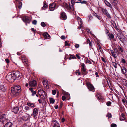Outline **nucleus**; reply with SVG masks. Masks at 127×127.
<instances>
[{
	"label": "nucleus",
	"mask_w": 127,
	"mask_h": 127,
	"mask_svg": "<svg viewBox=\"0 0 127 127\" xmlns=\"http://www.w3.org/2000/svg\"><path fill=\"white\" fill-rule=\"evenodd\" d=\"M11 95L13 97L18 95L21 91V87L19 85L14 86L11 88Z\"/></svg>",
	"instance_id": "f257e3e1"
},
{
	"label": "nucleus",
	"mask_w": 127,
	"mask_h": 127,
	"mask_svg": "<svg viewBox=\"0 0 127 127\" xmlns=\"http://www.w3.org/2000/svg\"><path fill=\"white\" fill-rule=\"evenodd\" d=\"M14 75L13 78L16 80H18L21 79L22 77L21 73L19 71H17L13 73Z\"/></svg>",
	"instance_id": "f03ea898"
},
{
	"label": "nucleus",
	"mask_w": 127,
	"mask_h": 127,
	"mask_svg": "<svg viewBox=\"0 0 127 127\" xmlns=\"http://www.w3.org/2000/svg\"><path fill=\"white\" fill-rule=\"evenodd\" d=\"M6 78L8 81L11 82H13L15 80V79L13 78L14 75L13 73H9L7 75Z\"/></svg>",
	"instance_id": "7ed1b4c3"
},
{
	"label": "nucleus",
	"mask_w": 127,
	"mask_h": 127,
	"mask_svg": "<svg viewBox=\"0 0 127 127\" xmlns=\"http://www.w3.org/2000/svg\"><path fill=\"white\" fill-rule=\"evenodd\" d=\"M5 114L0 113V122L4 124L8 121L7 119L5 118Z\"/></svg>",
	"instance_id": "20e7f679"
},
{
	"label": "nucleus",
	"mask_w": 127,
	"mask_h": 127,
	"mask_svg": "<svg viewBox=\"0 0 127 127\" xmlns=\"http://www.w3.org/2000/svg\"><path fill=\"white\" fill-rule=\"evenodd\" d=\"M86 85L90 91L93 92H94L95 90V88L93 85L90 82L86 83Z\"/></svg>",
	"instance_id": "39448f33"
},
{
	"label": "nucleus",
	"mask_w": 127,
	"mask_h": 127,
	"mask_svg": "<svg viewBox=\"0 0 127 127\" xmlns=\"http://www.w3.org/2000/svg\"><path fill=\"white\" fill-rule=\"evenodd\" d=\"M117 37L121 41L122 43H124L125 41H126L127 40V38L124 36L122 34H119L117 35Z\"/></svg>",
	"instance_id": "423d86ee"
},
{
	"label": "nucleus",
	"mask_w": 127,
	"mask_h": 127,
	"mask_svg": "<svg viewBox=\"0 0 127 127\" xmlns=\"http://www.w3.org/2000/svg\"><path fill=\"white\" fill-rule=\"evenodd\" d=\"M21 59L22 60V62L26 66H27L28 65V59L26 58V56L25 55H22L21 56Z\"/></svg>",
	"instance_id": "0eeeda50"
},
{
	"label": "nucleus",
	"mask_w": 127,
	"mask_h": 127,
	"mask_svg": "<svg viewBox=\"0 0 127 127\" xmlns=\"http://www.w3.org/2000/svg\"><path fill=\"white\" fill-rule=\"evenodd\" d=\"M81 71L83 75H85L87 73V72L86 70V68L85 67V64L83 63L81 65Z\"/></svg>",
	"instance_id": "6e6552de"
},
{
	"label": "nucleus",
	"mask_w": 127,
	"mask_h": 127,
	"mask_svg": "<svg viewBox=\"0 0 127 127\" xmlns=\"http://www.w3.org/2000/svg\"><path fill=\"white\" fill-rule=\"evenodd\" d=\"M96 97L97 99L100 101H102L104 100V97L100 93H97L96 95Z\"/></svg>",
	"instance_id": "1a4fd4ad"
},
{
	"label": "nucleus",
	"mask_w": 127,
	"mask_h": 127,
	"mask_svg": "<svg viewBox=\"0 0 127 127\" xmlns=\"http://www.w3.org/2000/svg\"><path fill=\"white\" fill-rule=\"evenodd\" d=\"M56 4L55 3L53 2L50 4L49 7V8L51 11H53L55 9Z\"/></svg>",
	"instance_id": "9d476101"
},
{
	"label": "nucleus",
	"mask_w": 127,
	"mask_h": 127,
	"mask_svg": "<svg viewBox=\"0 0 127 127\" xmlns=\"http://www.w3.org/2000/svg\"><path fill=\"white\" fill-rule=\"evenodd\" d=\"M23 21L26 23H29L30 22V18L28 16L24 17L23 18Z\"/></svg>",
	"instance_id": "9b49d317"
},
{
	"label": "nucleus",
	"mask_w": 127,
	"mask_h": 127,
	"mask_svg": "<svg viewBox=\"0 0 127 127\" xmlns=\"http://www.w3.org/2000/svg\"><path fill=\"white\" fill-rule=\"evenodd\" d=\"M121 72L125 76L127 75V70L126 68L124 66H122L121 67Z\"/></svg>",
	"instance_id": "f8f14e48"
},
{
	"label": "nucleus",
	"mask_w": 127,
	"mask_h": 127,
	"mask_svg": "<svg viewBox=\"0 0 127 127\" xmlns=\"http://www.w3.org/2000/svg\"><path fill=\"white\" fill-rule=\"evenodd\" d=\"M36 85V82L34 80L31 81L29 84V86L31 87H35Z\"/></svg>",
	"instance_id": "ddd939ff"
},
{
	"label": "nucleus",
	"mask_w": 127,
	"mask_h": 127,
	"mask_svg": "<svg viewBox=\"0 0 127 127\" xmlns=\"http://www.w3.org/2000/svg\"><path fill=\"white\" fill-rule=\"evenodd\" d=\"M77 19L79 25V27H78V28L80 29L82 27V20L80 17H77Z\"/></svg>",
	"instance_id": "4468645a"
},
{
	"label": "nucleus",
	"mask_w": 127,
	"mask_h": 127,
	"mask_svg": "<svg viewBox=\"0 0 127 127\" xmlns=\"http://www.w3.org/2000/svg\"><path fill=\"white\" fill-rule=\"evenodd\" d=\"M32 115L33 117L35 118L38 114V111L36 108H34L33 110Z\"/></svg>",
	"instance_id": "2eb2a0df"
},
{
	"label": "nucleus",
	"mask_w": 127,
	"mask_h": 127,
	"mask_svg": "<svg viewBox=\"0 0 127 127\" xmlns=\"http://www.w3.org/2000/svg\"><path fill=\"white\" fill-rule=\"evenodd\" d=\"M61 18L62 19L65 20L66 19V16L64 12H62L61 14Z\"/></svg>",
	"instance_id": "dca6fc26"
},
{
	"label": "nucleus",
	"mask_w": 127,
	"mask_h": 127,
	"mask_svg": "<svg viewBox=\"0 0 127 127\" xmlns=\"http://www.w3.org/2000/svg\"><path fill=\"white\" fill-rule=\"evenodd\" d=\"M43 35L45 39H48L50 37V35L46 32L44 33Z\"/></svg>",
	"instance_id": "f3484780"
},
{
	"label": "nucleus",
	"mask_w": 127,
	"mask_h": 127,
	"mask_svg": "<svg viewBox=\"0 0 127 127\" xmlns=\"http://www.w3.org/2000/svg\"><path fill=\"white\" fill-rule=\"evenodd\" d=\"M18 107H14L12 110V111L16 114L18 112Z\"/></svg>",
	"instance_id": "a211bd4d"
},
{
	"label": "nucleus",
	"mask_w": 127,
	"mask_h": 127,
	"mask_svg": "<svg viewBox=\"0 0 127 127\" xmlns=\"http://www.w3.org/2000/svg\"><path fill=\"white\" fill-rule=\"evenodd\" d=\"M109 38L110 40H113L114 41H116V40L114 38V36L112 33H111L109 35Z\"/></svg>",
	"instance_id": "6ab92c4d"
},
{
	"label": "nucleus",
	"mask_w": 127,
	"mask_h": 127,
	"mask_svg": "<svg viewBox=\"0 0 127 127\" xmlns=\"http://www.w3.org/2000/svg\"><path fill=\"white\" fill-rule=\"evenodd\" d=\"M0 90L4 92L6 90L5 85H0Z\"/></svg>",
	"instance_id": "aec40b11"
},
{
	"label": "nucleus",
	"mask_w": 127,
	"mask_h": 127,
	"mask_svg": "<svg viewBox=\"0 0 127 127\" xmlns=\"http://www.w3.org/2000/svg\"><path fill=\"white\" fill-rule=\"evenodd\" d=\"M12 125V124L10 122H7L5 125L4 127H11Z\"/></svg>",
	"instance_id": "412c9836"
},
{
	"label": "nucleus",
	"mask_w": 127,
	"mask_h": 127,
	"mask_svg": "<svg viewBox=\"0 0 127 127\" xmlns=\"http://www.w3.org/2000/svg\"><path fill=\"white\" fill-rule=\"evenodd\" d=\"M33 88H30L29 89V90L31 91V92L32 93V96H34L36 93V92L35 91H33Z\"/></svg>",
	"instance_id": "4be33fe9"
},
{
	"label": "nucleus",
	"mask_w": 127,
	"mask_h": 127,
	"mask_svg": "<svg viewBox=\"0 0 127 127\" xmlns=\"http://www.w3.org/2000/svg\"><path fill=\"white\" fill-rule=\"evenodd\" d=\"M104 0L105 3L106 5L112 8V6L111 4L106 0Z\"/></svg>",
	"instance_id": "5701e85b"
},
{
	"label": "nucleus",
	"mask_w": 127,
	"mask_h": 127,
	"mask_svg": "<svg viewBox=\"0 0 127 127\" xmlns=\"http://www.w3.org/2000/svg\"><path fill=\"white\" fill-rule=\"evenodd\" d=\"M54 123H53V127H60L59 125V124L56 121H54Z\"/></svg>",
	"instance_id": "b1692460"
},
{
	"label": "nucleus",
	"mask_w": 127,
	"mask_h": 127,
	"mask_svg": "<svg viewBox=\"0 0 127 127\" xmlns=\"http://www.w3.org/2000/svg\"><path fill=\"white\" fill-rule=\"evenodd\" d=\"M67 98V100H69L70 98L69 94L67 93H65L64 94V95Z\"/></svg>",
	"instance_id": "393cba45"
},
{
	"label": "nucleus",
	"mask_w": 127,
	"mask_h": 127,
	"mask_svg": "<svg viewBox=\"0 0 127 127\" xmlns=\"http://www.w3.org/2000/svg\"><path fill=\"white\" fill-rule=\"evenodd\" d=\"M125 119V116L123 113L121 114V116L120 117V119L121 121L124 120Z\"/></svg>",
	"instance_id": "a878e982"
},
{
	"label": "nucleus",
	"mask_w": 127,
	"mask_h": 127,
	"mask_svg": "<svg viewBox=\"0 0 127 127\" xmlns=\"http://www.w3.org/2000/svg\"><path fill=\"white\" fill-rule=\"evenodd\" d=\"M67 9V10H73L74 9L73 6V4H72V5H70V4H69V6H68Z\"/></svg>",
	"instance_id": "bb28decb"
},
{
	"label": "nucleus",
	"mask_w": 127,
	"mask_h": 127,
	"mask_svg": "<svg viewBox=\"0 0 127 127\" xmlns=\"http://www.w3.org/2000/svg\"><path fill=\"white\" fill-rule=\"evenodd\" d=\"M27 105L32 108H34L35 107V106L34 104L32 103L28 102L27 104Z\"/></svg>",
	"instance_id": "cd10ccee"
},
{
	"label": "nucleus",
	"mask_w": 127,
	"mask_h": 127,
	"mask_svg": "<svg viewBox=\"0 0 127 127\" xmlns=\"http://www.w3.org/2000/svg\"><path fill=\"white\" fill-rule=\"evenodd\" d=\"M43 3L44 5L42 7V10H45L47 8L48 6L46 4L45 2H44Z\"/></svg>",
	"instance_id": "c85d7f7f"
},
{
	"label": "nucleus",
	"mask_w": 127,
	"mask_h": 127,
	"mask_svg": "<svg viewBox=\"0 0 127 127\" xmlns=\"http://www.w3.org/2000/svg\"><path fill=\"white\" fill-rule=\"evenodd\" d=\"M118 49L119 51L121 52L122 53H123L124 52V49L123 48H122L120 47L119 46H118Z\"/></svg>",
	"instance_id": "c756f323"
},
{
	"label": "nucleus",
	"mask_w": 127,
	"mask_h": 127,
	"mask_svg": "<svg viewBox=\"0 0 127 127\" xmlns=\"http://www.w3.org/2000/svg\"><path fill=\"white\" fill-rule=\"evenodd\" d=\"M28 116H23V118H24V119L25 121H27L29 119H30V118L29 116V115H28Z\"/></svg>",
	"instance_id": "7c9ffc66"
},
{
	"label": "nucleus",
	"mask_w": 127,
	"mask_h": 127,
	"mask_svg": "<svg viewBox=\"0 0 127 127\" xmlns=\"http://www.w3.org/2000/svg\"><path fill=\"white\" fill-rule=\"evenodd\" d=\"M70 57L69 59V60H70L71 59H76V57L74 55H71V54L69 55Z\"/></svg>",
	"instance_id": "2f4dec72"
},
{
	"label": "nucleus",
	"mask_w": 127,
	"mask_h": 127,
	"mask_svg": "<svg viewBox=\"0 0 127 127\" xmlns=\"http://www.w3.org/2000/svg\"><path fill=\"white\" fill-rule=\"evenodd\" d=\"M50 103H54L55 102V100L53 98H50Z\"/></svg>",
	"instance_id": "473e14b6"
},
{
	"label": "nucleus",
	"mask_w": 127,
	"mask_h": 127,
	"mask_svg": "<svg viewBox=\"0 0 127 127\" xmlns=\"http://www.w3.org/2000/svg\"><path fill=\"white\" fill-rule=\"evenodd\" d=\"M22 6V3L20 2H19L18 3V7L19 9H21Z\"/></svg>",
	"instance_id": "72a5a7b5"
},
{
	"label": "nucleus",
	"mask_w": 127,
	"mask_h": 127,
	"mask_svg": "<svg viewBox=\"0 0 127 127\" xmlns=\"http://www.w3.org/2000/svg\"><path fill=\"white\" fill-rule=\"evenodd\" d=\"M71 0V3L72 4H73V3H74V4L75 3H79V2L77 1V0Z\"/></svg>",
	"instance_id": "f704fd0d"
},
{
	"label": "nucleus",
	"mask_w": 127,
	"mask_h": 127,
	"mask_svg": "<svg viewBox=\"0 0 127 127\" xmlns=\"http://www.w3.org/2000/svg\"><path fill=\"white\" fill-rule=\"evenodd\" d=\"M45 95V92L43 90L41 89L40 96H44Z\"/></svg>",
	"instance_id": "c9c22d12"
},
{
	"label": "nucleus",
	"mask_w": 127,
	"mask_h": 127,
	"mask_svg": "<svg viewBox=\"0 0 127 127\" xmlns=\"http://www.w3.org/2000/svg\"><path fill=\"white\" fill-rule=\"evenodd\" d=\"M102 11L104 14H105L107 12V10L105 9L102 8Z\"/></svg>",
	"instance_id": "e433bc0d"
},
{
	"label": "nucleus",
	"mask_w": 127,
	"mask_h": 127,
	"mask_svg": "<svg viewBox=\"0 0 127 127\" xmlns=\"http://www.w3.org/2000/svg\"><path fill=\"white\" fill-rule=\"evenodd\" d=\"M111 104L112 103L110 101H108L106 102V104L107 105L109 106H111Z\"/></svg>",
	"instance_id": "4c0bfd02"
},
{
	"label": "nucleus",
	"mask_w": 127,
	"mask_h": 127,
	"mask_svg": "<svg viewBox=\"0 0 127 127\" xmlns=\"http://www.w3.org/2000/svg\"><path fill=\"white\" fill-rule=\"evenodd\" d=\"M111 51L112 55L113 56L114 58H116V57L115 55V54L113 51L112 50H111Z\"/></svg>",
	"instance_id": "58836bf2"
},
{
	"label": "nucleus",
	"mask_w": 127,
	"mask_h": 127,
	"mask_svg": "<svg viewBox=\"0 0 127 127\" xmlns=\"http://www.w3.org/2000/svg\"><path fill=\"white\" fill-rule=\"evenodd\" d=\"M41 26L42 27H45L46 26V25L45 23L43 22H41Z\"/></svg>",
	"instance_id": "ea45409f"
},
{
	"label": "nucleus",
	"mask_w": 127,
	"mask_h": 127,
	"mask_svg": "<svg viewBox=\"0 0 127 127\" xmlns=\"http://www.w3.org/2000/svg\"><path fill=\"white\" fill-rule=\"evenodd\" d=\"M42 83L44 85L45 83H47V82L46 80H45V79L44 78H43L42 79Z\"/></svg>",
	"instance_id": "a19ab883"
},
{
	"label": "nucleus",
	"mask_w": 127,
	"mask_h": 127,
	"mask_svg": "<svg viewBox=\"0 0 127 127\" xmlns=\"http://www.w3.org/2000/svg\"><path fill=\"white\" fill-rule=\"evenodd\" d=\"M112 63L113 64V66H114V67L116 68H117V64L116 63H115L114 62H112Z\"/></svg>",
	"instance_id": "79ce46f5"
},
{
	"label": "nucleus",
	"mask_w": 127,
	"mask_h": 127,
	"mask_svg": "<svg viewBox=\"0 0 127 127\" xmlns=\"http://www.w3.org/2000/svg\"><path fill=\"white\" fill-rule=\"evenodd\" d=\"M93 15L95 16V17H96L97 18H98V19L99 20L100 18L99 16L96 13H95L94 14H93Z\"/></svg>",
	"instance_id": "37998d69"
},
{
	"label": "nucleus",
	"mask_w": 127,
	"mask_h": 127,
	"mask_svg": "<svg viewBox=\"0 0 127 127\" xmlns=\"http://www.w3.org/2000/svg\"><path fill=\"white\" fill-rule=\"evenodd\" d=\"M111 3L112 5L114 6H116L117 5V3L116 2L113 1V2H112Z\"/></svg>",
	"instance_id": "c03bdc74"
},
{
	"label": "nucleus",
	"mask_w": 127,
	"mask_h": 127,
	"mask_svg": "<svg viewBox=\"0 0 127 127\" xmlns=\"http://www.w3.org/2000/svg\"><path fill=\"white\" fill-rule=\"evenodd\" d=\"M107 117H108L109 119L111 118H112V115L111 113H108Z\"/></svg>",
	"instance_id": "a18cd8bd"
},
{
	"label": "nucleus",
	"mask_w": 127,
	"mask_h": 127,
	"mask_svg": "<svg viewBox=\"0 0 127 127\" xmlns=\"http://www.w3.org/2000/svg\"><path fill=\"white\" fill-rule=\"evenodd\" d=\"M37 23V21L35 20H33L32 22V24L34 25H36Z\"/></svg>",
	"instance_id": "49530a36"
},
{
	"label": "nucleus",
	"mask_w": 127,
	"mask_h": 127,
	"mask_svg": "<svg viewBox=\"0 0 127 127\" xmlns=\"http://www.w3.org/2000/svg\"><path fill=\"white\" fill-rule=\"evenodd\" d=\"M56 93V91L55 90H53L52 91V94L53 95H55Z\"/></svg>",
	"instance_id": "de8ad7c7"
},
{
	"label": "nucleus",
	"mask_w": 127,
	"mask_h": 127,
	"mask_svg": "<svg viewBox=\"0 0 127 127\" xmlns=\"http://www.w3.org/2000/svg\"><path fill=\"white\" fill-rule=\"evenodd\" d=\"M75 47L76 48H77L79 47V45L77 44H75L74 45Z\"/></svg>",
	"instance_id": "09e8293b"
},
{
	"label": "nucleus",
	"mask_w": 127,
	"mask_h": 127,
	"mask_svg": "<svg viewBox=\"0 0 127 127\" xmlns=\"http://www.w3.org/2000/svg\"><path fill=\"white\" fill-rule=\"evenodd\" d=\"M79 1H80L79 2L81 3H82L86 4L87 3V2L85 0L82 1L81 0H80Z\"/></svg>",
	"instance_id": "8fccbe9b"
},
{
	"label": "nucleus",
	"mask_w": 127,
	"mask_h": 127,
	"mask_svg": "<svg viewBox=\"0 0 127 127\" xmlns=\"http://www.w3.org/2000/svg\"><path fill=\"white\" fill-rule=\"evenodd\" d=\"M86 31L92 34H92V33L91 32L90 30H89L88 28H86Z\"/></svg>",
	"instance_id": "3c124183"
},
{
	"label": "nucleus",
	"mask_w": 127,
	"mask_h": 127,
	"mask_svg": "<svg viewBox=\"0 0 127 127\" xmlns=\"http://www.w3.org/2000/svg\"><path fill=\"white\" fill-rule=\"evenodd\" d=\"M86 63H88L89 64H92L91 62L89 60H88V59H87Z\"/></svg>",
	"instance_id": "603ef678"
},
{
	"label": "nucleus",
	"mask_w": 127,
	"mask_h": 127,
	"mask_svg": "<svg viewBox=\"0 0 127 127\" xmlns=\"http://www.w3.org/2000/svg\"><path fill=\"white\" fill-rule=\"evenodd\" d=\"M105 14L109 18H111L110 15L108 12H107Z\"/></svg>",
	"instance_id": "864d4df0"
},
{
	"label": "nucleus",
	"mask_w": 127,
	"mask_h": 127,
	"mask_svg": "<svg viewBox=\"0 0 127 127\" xmlns=\"http://www.w3.org/2000/svg\"><path fill=\"white\" fill-rule=\"evenodd\" d=\"M117 126L116 124H112L111 125V127H115Z\"/></svg>",
	"instance_id": "5fc2aeb1"
},
{
	"label": "nucleus",
	"mask_w": 127,
	"mask_h": 127,
	"mask_svg": "<svg viewBox=\"0 0 127 127\" xmlns=\"http://www.w3.org/2000/svg\"><path fill=\"white\" fill-rule=\"evenodd\" d=\"M25 109L26 110H28L30 109V108L29 107L26 106L25 107Z\"/></svg>",
	"instance_id": "6e6d98bb"
},
{
	"label": "nucleus",
	"mask_w": 127,
	"mask_h": 127,
	"mask_svg": "<svg viewBox=\"0 0 127 127\" xmlns=\"http://www.w3.org/2000/svg\"><path fill=\"white\" fill-rule=\"evenodd\" d=\"M5 61L7 63V65H8L10 62L9 60L7 59H5Z\"/></svg>",
	"instance_id": "4d7b16f0"
},
{
	"label": "nucleus",
	"mask_w": 127,
	"mask_h": 127,
	"mask_svg": "<svg viewBox=\"0 0 127 127\" xmlns=\"http://www.w3.org/2000/svg\"><path fill=\"white\" fill-rule=\"evenodd\" d=\"M121 63L123 64L125 63H126L125 60L124 59H122L121 60Z\"/></svg>",
	"instance_id": "13d9d810"
},
{
	"label": "nucleus",
	"mask_w": 127,
	"mask_h": 127,
	"mask_svg": "<svg viewBox=\"0 0 127 127\" xmlns=\"http://www.w3.org/2000/svg\"><path fill=\"white\" fill-rule=\"evenodd\" d=\"M66 98L65 97V96L64 95L62 97V99L63 101H64L65 100Z\"/></svg>",
	"instance_id": "bf43d9fd"
},
{
	"label": "nucleus",
	"mask_w": 127,
	"mask_h": 127,
	"mask_svg": "<svg viewBox=\"0 0 127 127\" xmlns=\"http://www.w3.org/2000/svg\"><path fill=\"white\" fill-rule=\"evenodd\" d=\"M124 85L125 86L127 87V81L125 80L124 82Z\"/></svg>",
	"instance_id": "052dcab7"
},
{
	"label": "nucleus",
	"mask_w": 127,
	"mask_h": 127,
	"mask_svg": "<svg viewBox=\"0 0 127 127\" xmlns=\"http://www.w3.org/2000/svg\"><path fill=\"white\" fill-rule=\"evenodd\" d=\"M69 5H68L66 3L64 5L65 7L67 9L68 8Z\"/></svg>",
	"instance_id": "680f3d73"
},
{
	"label": "nucleus",
	"mask_w": 127,
	"mask_h": 127,
	"mask_svg": "<svg viewBox=\"0 0 127 127\" xmlns=\"http://www.w3.org/2000/svg\"><path fill=\"white\" fill-rule=\"evenodd\" d=\"M61 38L62 39H65V37L64 35H62L61 36Z\"/></svg>",
	"instance_id": "e2e57ef3"
},
{
	"label": "nucleus",
	"mask_w": 127,
	"mask_h": 127,
	"mask_svg": "<svg viewBox=\"0 0 127 127\" xmlns=\"http://www.w3.org/2000/svg\"><path fill=\"white\" fill-rule=\"evenodd\" d=\"M76 56L77 57L78 59H80V57L79 56V54H76Z\"/></svg>",
	"instance_id": "0e129e2a"
},
{
	"label": "nucleus",
	"mask_w": 127,
	"mask_h": 127,
	"mask_svg": "<svg viewBox=\"0 0 127 127\" xmlns=\"http://www.w3.org/2000/svg\"><path fill=\"white\" fill-rule=\"evenodd\" d=\"M38 92L39 94L40 95L41 93V89H39L38 90Z\"/></svg>",
	"instance_id": "69168bd1"
},
{
	"label": "nucleus",
	"mask_w": 127,
	"mask_h": 127,
	"mask_svg": "<svg viewBox=\"0 0 127 127\" xmlns=\"http://www.w3.org/2000/svg\"><path fill=\"white\" fill-rule=\"evenodd\" d=\"M76 73L77 75H79L80 74V73L79 71H77L76 72Z\"/></svg>",
	"instance_id": "338daca9"
},
{
	"label": "nucleus",
	"mask_w": 127,
	"mask_h": 127,
	"mask_svg": "<svg viewBox=\"0 0 127 127\" xmlns=\"http://www.w3.org/2000/svg\"><path fill=\"white\" fill-rule=\"evenodd\" d=\"M32 32H33L34 33H35V32L36 31V30H35L33 28H32Z\"/></svg>",
	"instance_id": "774afa93"
}]
</instances>
